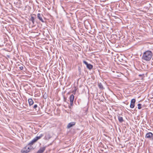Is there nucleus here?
<instances>
[{"mask_svg": "<svg viewBox=\"0 0 153 153\" xmlns=\"http://www.w3.org/2000/svg\"><path fill=\"white\" fill-rule=\"evenodd\" d=\"M152 56V52L150 51H147L143 53L142 58L143 59L148 61L151 60Z\"/></svg>", "mask_w": 153, "mask_h": 153, "instance_id": "obj_1", "label": "nucleus"}, {"mask_svg": "<svg viewBox=\"0 0 153 153\" xmlns=\"http://www.w3.org/2000/svg\"><path fill=\"white\" fill-rule=\"evenodd\" d=\"M30 149H31L30 148L29 146L27 145L21 150V152L22 153H27L30 151Z\"/></svg>", "mask_w": 153, "mask_h": 153, "instance_id": "obj_2", "label": "nucleus"}, {"mask_svg": "<svg viewBox=\"0 0 153 153\" xmlns=\"http://www.w3.org/2000/svg\"><path fill=\"white\" fill-rule=\"evenodd\" d=\"M83 63L86 65L87 68L89 70H91L93 68V66L90 64H88L86 61L84 60Z\"/></svg>", "mask_w": 153, "mask_h": 153, "instance_id": "obj_3", "label": "nucleus"}, {"mask_svg": "<svg viewBox=\"0 0 153 153\" xmlns=\"http://www.w3.org/2000/svg\"><path fill=\"white\" fill-rule=\"evenodd\" d=\"M70 101V106H69V108H71V107L72 106L73 104V101L74 99V96L73 94H71L69 98Z\"/></svg>", "mask_w": 153, "mask_h": 153, "instance_id": "obj_4", "label": "nucleus"}, {"mask_svg": "<svg viewBox=\"0 0 153 153\" xmlns=\"http://www.w3.org/2000/svg\"><path fill=\"white\" fill-rule=\"evenodd\" d=\"M30 18L29 19V21L32 22L33 25L34 24L35 18L36 17V15L35 14H31Z\"/></svg>", "mask_w": 153, "mask_h": 153, "instance_id": "obj_5", "label": "nucleus"}, {"mask_svg": "<svg viewBox=\"0 0 153 153\" xmlns=\"http://www.w3.org/2000/svg\"><path fill=\"white\" fill-rule=\"evenodd\" d=\"M135 101L136 100L134 99H132L131 100L130 105V107L131 108H132L134 107Z\"/></svg>", "mask_w": 153, "mask_h": 153, "instance_id": "obj_6", "label": "nucleus"}, {"mask_svg": "<svg viewBox=\"0 0 153 153\" xmlns=\"http://www.w3.org/2000/svg\"><path fill=\"white\" fill-rule=\"evenodd\" d=\"M51 138V136L49 132L45 133V139L49 140Z\"/></svg>", "mask_w": 153, "mask_h": 153, "instance_id": "obj_7", "label": "nucleus"}, {"mask_svg": "<svg viewBox=\"0 0 153 153\" xmlns=\"http://www.w3.org/2000/svg\"><path fill=\"white\" fill-rule=\"evenodd\" d=\"M43 16V15L42 14H40L39 13L37 14V17L38 19L42 22L44 23V22L43 19H42V17Z\"/></svg>", "mask_w": 153, "mask_h": 153, "instance_id": "obj_8", "label": "nucleus"}, {"mask_svg": "<svg viewBox=\"0 0 153 153\" xmlns=\"http://www.w3.org/2000/svg\"><path fill=\"white\" fill-rule=\"evenodd\" d=\"M46 146L40 148L37 153H43L45 149Z\"/></svg>", "mask_w": 153, "mask_h": 153, "instance_id": "obj_9", "label": "nucleus"}, {"mask_svg": "<svg viewBox=\"0 0 153 153\" xmlns=\"http://www.w3.org/2000/svg\"><path fill=\"white\" fill-rule=\"evenodd\" d=\"M153 136V134L150 132L147 133L145 136L146 138H151Z\"/></svg>", "mask_w": 153, "mask_h": 153, "instance_id": "obj_10", "label": "nucleus"}, {"mask_svg": "<svg viewBox=\"0 0 153 153\" xmlns=\"http://www.w3.org/2000/svg\"><path fill=\"white\" fill-rule=\"evenodd\" d=\"M76 124V123L74 122H71L68 124V125L67 128H69L71 127L74 126Z\"/></svg>", "mask_w": 153, "mask_h": 153, "instance_id": "obj_11", "label": "nucleus"}, {"mask_svg": "<svg viewBox=\"0 0 153 153\" xmlns=\"http://www.w3.org/2000/svg\"><path fill=\"white\" fill-rule=\"evenodd\" d=\"M28 102L29 106L31 107L33 104V102L31 98H29L28 99Z\"/></svg>", "mask_w": 153, "mask_h": 153, "instance_id": "obj_12", "label": "nucleus"}, {"mask_svg": "<svg viewBox=\"0 0 153 153\" xmlns=\"http://www.w3.org/2000/svg\"><path fill=\"white\" fill-rule=\"evenodd\" d=\"M118 120L120 123H122L124 121V120L122 117L120 116V115H119L118 116Z\"/></svg>", "mask_w": 153, "mask_h": 153, "instance_id": "obj_13", "label": "nucleus"}, {"mask_svg": "<svg viewBox=\"0 0 153 153\" xmlns=\"http://www.w3.org/2000/svg\"><path fill=\"white\" fill-rule=\"evenodd\" d=\"M38 106L36 104L34 105L33 106H31L30 107L31 110H33L34 109L36 110V108Z\"/></svg>", "mask_w": 153, "mask_h": 153, "instance_id": "obj_14", "label": "nucleus"}, {"mask_svg": "<svg viewBox=\"0 0 153 153\" xmlns=\"http://www.w3.org/2000/svg\"><path fill=\"white\" fill-rule=\"evenodd\" d=\"M35 142L34 141H33V140H32L28 144V145L31 146L32 145H33L34 143Z\"/></svg>", "mask_w": 153, "mask_h": 153, "instance_id": "obj_15", "label": "nucleus"}, {"mask_svg": "<svg viewBox=\"0 0 153 153\" xmlns=\"http://www.w3.org/2000/svg\"><path fill=\"white\" fill-rule=\"evenodd\" d=\"M35 142L34 141H33V140H32L28 144V145L31 146L32 145H33L34 143Z\"/></svg>", "mask_w": 153, "mask_h": 153, "instance_id": "obj_16", "label": "nucleus"}, {"mask_svg": "<svg viewBox=\"0 0 153 153\" xmlns=\"http://www.w3.org/2000/svg\"><path fill=\"white\" fill-rule=\"evenodd\" d=\"M35 142L34 141H33V140H32L28 144V145L31 146L32 145H33L34 143Z\"/></svg>", "mask_w": 153, "mask_h": 153, "instance_id": "obj_17", "label": "nucleus"}, {"mask_svg": "<svg viewBox=\"0 0 153 153\" xmlns=\"http://www.w3.org/2000/svg\"><path fill=\"white\" fill-rule=\"evenodd\" d=\"M43 136H44L43 134H41L39 135V136H37L36 137H37V138L38 139V140H39V139H40L42 137H43Z\"/></svg>", "mask_w": 153, "mask_h": 153, "instance_id": "obj_18", "label": "nucleus"}, {"mask_svg": "<svg viewBox=\"0 0 153 153\" xmlns=\"http://www.w3.org/2000/svg\"><path fill=\"white\" fill-rule=\"evenodd\" d=\"M98 86H99V87L100 89H103V88L102 85V84L101 83H100L98 84Z\"/></svg>", "mask_w": 153, "mask_h": 153, "instance_id": "obj_19", "label": "nucleus"}, {"mask_svg": "<svg viewBox=\"0 0 153 153\" xmlns=\"http://www.w3.org/2000/svg\"><path fill=\"white\" fill-rule=\"evenodd\" d=\"M78 71L79 72V74L80 75L81 73L82 70L81 68L79 66L78 67Z\"/></svg>", "mask_w": 153, "mask_h": 153, "instance_id": "obj_20", "label": "nucleus"}, {"mask_svg": "<svg viewBox=\"0 0 153 153\" xmlns=\"http://www.w3.org/2000/svg\"><path fill=\"white\" fill-rule=\"evenodd\" d=\"M141 104L140 103H139L138 104V105H137L138 108L139 109H140L141 108Z\"/></svg>", "mask_w": 153, "mask_h": 153, "instance_id": "obj_21", "label": "nucleus"}, {"mask_svg": "<svg viewBox=\"0 0 153 153\" xmlns=\"http://www.w3.org/2000/svg\"><path fill=\"white\" fill-rule=\"evenodd\" d=\"M76 90H77V89H76V88H74V89L73 90V91H72V93H73V94H75V92H76Z\"/></svg>", "mask_w": 153, "mask_h": 153, "instance_id": "obj_22", "label": "nucleus"}, {"mask_svg": "<svg viewBox=\"0 0 153 153\" xmlns=\"http://www.w3.org/2000/svg\"><path fill=\"white\" fill-rule=\"evenodd\" d=\"M33 140L34 141H35V142H36L38 140V139L37 138V137H36L34 138L33 139Z\"/></svg>", "mask_w": 153, "mask_h": 153, "instance_id": "obj_23", "label": "nucleus"}, {"mask_svg": "<svg viewBox=\"0 0 153 153\" xmlns=\"http://www.w3.org/2000/svg\"><path fill=\"white\" fill-rule=\"evenodd\" d=\"M19 68L21 70H22L23 69V66H20L19 67Z\"/></svg>", "mask_w": 153, "mask_h": 153, "instance_id": "obj_24", "label": "nucleus"}, {"mask_svg": "<svg viewBox=\"0 0 153 153\" xmlns=\"http://www.w3.org/2000/svg\"><path fill=\"white\" fill-rule=\"evenodd\" d=\"M139 76H141V75H139Z\"/></svg>", "mask_w": 153, "mask_h": 153, "instance_id": "obj_25", "label": "nucleus"}, {"mask_svg": "<svg viewBox=\"0 0 153 153\" xmlns=\"http://www.w3.org/2000/svg\"><path fill=\"white\" fill-rule=\"evenodd\" d=\"M152 139H153V137H152Z\"/></svg>", "mask_w": 153, "mask_h": 153, "instance_id": "obj_26", "label": "nucleus"}, {"mask_svg": "<svg viewBox=\"0 0 153 153\" xmlns=\"http://www.w3.org/2000/svg\"><path fill=\"white\" fill-rule=\"evenodd\" d=\"M152 59L153 60V58H152Z\"/></svg>", "mask_w": 153, "mask_h": 153, "instance_id": "obj_27", "label": "nucleus"}]
</instances>
